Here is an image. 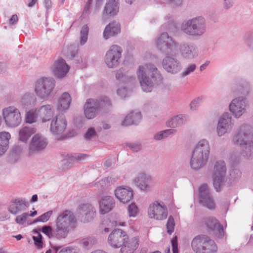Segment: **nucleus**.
I'll return each instance as SVG.
<instances>
[{
    "instance_id": "obj_1",
    "label": "nucleus",
    "mask_w": 253,
    "mask_h": 253,
    "mask_svg": "<svg viewBox=\"0 0 253 253\" xmlns=\"http://www.w3.org/2000/svg\"><path fill=\"white\" fill-rule=\"evenodd\" d=\"M157 48L166 53L162 61L163 68L168 73L176 74L182 69L181 62L175 57L178 52V43L167 33H163L154 41Z\"/></svg>"
},
{
    "instance_id": "obj_2",
    "label": "nucleus",
    "mask_w": 253,
    "mask_h": 253,
    "mask_svg": "<svg viewBox=\"0 0 253 253\" xmlns=\"http://www.w3.org/2000/svg\"><path fill=\"white\" fill-rule=\"evenodd\" d=\"M136 74L141 89L146 92L152 91L154 86L162 80V77L158 69L151 64L140 65Z\"/></svg>"
},
{
    "instance_id": "obj_3",
    "label": "nucleus",
    "mask_w": 253,
    "mask_h": 253,
    "mask_svg": "<svg viewBox=\"0 0 253 253\" xmlns=\"http://www.w3.org/2000/svg\"><path fill=\"white\" fill-rule=\"evenodd\" d=\"M253 136V129L249 125L244 124L237 129L232 139V142L239 145L243 150L242 155L246 158H249L253 153V141L250 142V139Z\"/></svg>"
},
{
    "instance_id": "obj_4",
    "label": "nucleus",
    "mask_w": 253,
    "mask_h": 253,
    "mask_svg": "<svg viewBox=\"0 0 253 253\" xmlns=\"http://www.w3.org/2000/svg\"><path fill=\"white\" fill-rule=\"evenodd\" d=\"M210 153L209 141L206 139L199 140L193 150L190 165L192 169H199L205 166Z\"/></svg>"
},
{
    "instance_id": "obj_5",
    "label": "nucleus",
    "mask_w": 253,
    "mask_h": 253,
    "mask_svg": "<svg viewBox=\"0 0 253 253\" xmlns=\"http://www.w3.org/2000/svg\"><path fill=\"white\" fill-rule=\"evenodd\" d=\"M180 29L186 35L193 37H202L207 31L206 20L200 16L184 20L181 24Z\"/></svg>"
},
{
    "instance_id": "obj_6",
    "label": "nucleus",
    "mask_w": 253,
    "mask_h": 253,
    "mask_svg": "<svg viewBox=\"0 0 253 253\" xmlns=\"http://www.w3.org/2000/svg\"><path fill=\"white\" fill-rule=\"evenodd\" d=\"M75 223V217L71 211L66 210L61 213L56 220L55 238L58 239L65 238Z\"/></svg>"
},
{
    "instance_id": "obj_7",
    "label": "nucleus",
    "mask_w": 253,
    "mask_h": 253,
    "mask_svg": "<svg viewBox=\"0 0 253 253\" xmlns=\"http://www.w3.org/2000/svg\"><path fill=\"white\" fill-rule=\"evenodd\" d=\"M55 86V82L53 79L41 78L35 83L34 92L39 98L46 100L51 95Z\"/></svg>"
},
{
    "instance_id": "obj_8",
    "label": "nucleus",
    "mask_w": 253,
    "mask_h": 253,
    "mask_svg": "<svg viewBox=\"0 0 253 253\" xmlns=\"http://www.w3.org/2000/svg\"><path fill=\"white\" fill-rule=\"evenodd\" d=\"M191 246L196 253H215L217 247L214 242L206 235H199L192 241Z\"/></svg>"
},
{
    "instance_id": "obj_9",
    "label": "nucleus",
    "mask_w": 253,
    "mask_h": 253,
    "mask_svg": "<svg viewBox=\"0 0 253 253\" xmlns=\"http://www.w3.org/2000/svg\"><path fill=\"white\" fill-rule=\"evenodd\" d=\"M2 115L5 125L9 127L15 128L22 122L21 114L15 106H11L3 108Z\"/></svg>"
},
{
    "instance_id": "obj_10",
    "label": "nucleus",
    "mask_w": 253,
    "mask_h": 253,
    "mask_svg": "<svg viewBox=\"0 0 253 253\" xmlns=\"http://www.w3.org/2000/svg\"><path fill=\"white\" fill-rule=\"evenodd\" d=\"M110 104V101L107 97H103L100 102L94 99H88L84 106V116L88 119H93L96 116L100 106H106Z\"/></svg>"
},
{
    "instance_id": "obj_11",
    "label": "nucleus",
    "mask_w": 253,
    "mask_h": 253,
    "mask_svg": "<svg viewBox=\"0 0 253 253\" xmlns=\"http://www.w3.org/2000/svg\"><path fill=\"white\" fill-rule=\"evenodd\" d=\"M76 214L82 222L88 223L93 220L95 217L96 210L90 203H81L76 210Z\"/></svg>"
},
{
    "instance_id": "obj_12",
    "label": "nucleus",
    "mask_w": 253,
    "mask_h": 253,
    "mask_svg": "<svg viewBox=\"0 0 253 253\" xmlns=\"http://www.w3.org/2000/svg\"><path fill=\"white\" fill-rule=\"evenodd\" d=\"M226 171L225 162L222 160L217 161L214 165L212 174L213 184L217 191L219 190L225 179Z\"/></svg>"
},
{
    "instance_id": "obj_13",
    "label": "nucleus",
    "mask_w": 253,
    "mask_h": 253,
    "mask_svg": "<svg viewBox=\"0 0 253 253\" xmlns=\"http://www.w3.org/2000/svg\"><path fill=\"white\" fill-rule=\"evenodd\" d=\"M168 213L167 208L162 202L155 201L149 206L148 215L151 218L157 220H163L167 218Z\"/></svg>"
},
{
    "instance_id": "obj_14",
    "label": "nucleus",
    "mask_w": 253,
    "mask_h": 253,
    "mask_svg": "<svg viewBox=\"0 0 253 253\" xmlns=\"http://www.w3.org/2000/svg\"><path fill=\"white\" fill-rule=\"evenodd\" d=\"M122 53V49L120 46L116 45L111 46L106 52L104 58L107 66L110 68L117 67L120 63Z\"/></svg>"
},
{
    "instance_id": "obj_15",
    "label": "nucleus",
    "mask_w": 253,
    "mask_h": 253,
    "mask_svg": "<svg viewBox=\"0 0 253 253\" xmlns=\"http://www.w3.org/2000/svg\"><path fill=\"white\" fill-rule=\"evenodd\" d=\"M232 118L228 112L224 113L219 118L216 127V133L218 136H222L230 132L234 126Z\"/></svg>"
},
{
    "instance_id": "obj_16",
    "label": "nucleus",
    "mask_w": 253,
    "mask_h": 253,
    "mask_svg": "<svg viewBox=\"0 0 253 253\" xmlns=\"http://www.w3.org/2000/svg\"><path fill=\"white\" fill-rule=\"evenodd\" d=\"M127 239L126 232L121 229H116L109 235L107 242L113 248L118 249L122 247L123 242Z\"/></svg>"
},
{
    "instance_id": "obj_17",
    "label": "nucleus",
    "mask_w": 253,
    "mask_h": 253,
    "mask_svg": "<svg viewBox=\"0 0 253 253\" xmlns=\"http://www.w3.org/2000/svg\"><path fill=\"white\" fill-rule=\"evenodd\" d=\"M229 110L235 118H239L246 113L247 104L242 97L233 99L229 105Z\"/></svg>"
},
{
    "instance_id": "obj_18",
    "label": "nucleus",
    "mask_w": 253,
    "mask_h": 253,
    "mask_svg": "<svg viewBox=\"0 0 253 253\" xmlns=\"http://www.w3.org/2000/svg\"><path fill=\"white\" fill-rule=\"evenodd\" d=\"M48 144L47 138L38 133L33 136L29 146V153L32 155L44 150Z\"/></svg>"
},
{
    "instance_id": "obj_19",
    "label": "nucleus",
    "mask_w": 253,
    "mask_h": 253,
    "mask_svg": "<svg viewBox=\"0 0 253 253\" xmlns=\"http://www.w3.org/2000/svg\"><path fill=\"white\" fill-rule=\"evenodd\" d=\"M67 127V121L64 116L58 115L51 122L50 131L54 135L62 134Z\"/></svg>"
},
{
    "instance_id": "obj_20",
    "label": "nucleus",
    "mask_w": 253,
    "mask_h": 253,
    "mask_svg": "<svg viewBox=\"0 0 253 253\" xmlns=\"http://www.w3.org/2000/svg\"><path fill=\"white\" fill-rule=\"evenodd\" d=\"M99 212L101 214H105L111 211L115 207V201L114 198L109 195H103L98 200Z\"/></svg>"
},
{
    "instance_id": "obj_21",
    "label": "nucleus",
    "mask_w": 253,
    "mask_h": 253,
    "mask_svg": "<svg viewBox=\"0 0 253 253\" xmlns=\"http://www.w3.org/2000/svg\"><path fill=\"white\" fill-rule=\"evenodd\" d=\"M116 198L123 204L130 201L133 197V191L131 188L121 186L118 187L114 191Z\"/></svg>"
},
{
    "instance_id": "obj_22",
    "label": "nucleus",
    "mask_w": 253,
    "mask_h": 253,
    "mask_svg": "<svg viewBox=\"0 0 253 253\" xmlns=\"http://www.w3.org/2000/svg\"><path fill=\"white\" fill-rule=\"evenodd\" d=\"M199 202L204 206L209 209L214 207V203L210 195V191L207 184H203L199 188Z\"/></svg>"
},
{
    "instance_id": "obj_23",
    "label": "nucleus",
    "mask_w": 253,
    "mask_h": 253,
    "mask_svg": "<svg viewBox=\"0 0 253 253\" xmlns=\"http://www.w3.org/2000/svg\"><path fill=\"white\" fill-rule=\"evenodd\" d=\"M70 69V66L62 58L58 59L52 66V71L54 76L58 78L64 77L68 73Z\"/></svg>"
},
{
    "instance_id": "obj_24",
    "label": "nucleus",
    "mask_w": 253,
    "mask_h": 253,
    "mask_svg": "<svg viewBox=\"0 0 253 253\" xmlns=\"http://www.w3.org/2000/svg\"><path fill=\"white\" fill-rule=\"evenodd\" d=\"M182 57L186 60H194L198 56V50L193 45L184 43L178 46Z\"/></svg>"
},
{
    "instance_id": "obj_25",
    "label": "nucleus",
    "mask_w": 253,
    "mask_h": 253,
    "mask_svg": "<svg viewBox=\"0 0 253 253\" xmlns=\"http://www.w3.org/2000/svg\"><path fill=\"white\" fill-rule=\"evenodd\" d=\"M139 245V238L138 237H134L125 240L121 248V253H133L138 248Z\"/></svg>"
},
{
    "instance_id": "obj_26",
    "label": "nucleus",
    "mask_w": 253,
    "mask_h": 253,
    "mask_svg": "<svg viewBox=\"0 0 253 253\" xmlns=\"http://www.w3.org/2000/svg\"><path fill=\"white\" fill-rule=\"evenodd\" d=\"M29 205L25 199L18 198L12 201L9 205L8 210L13 214H16L24 211Z\"/></svg>"
},
{
    "instance_id": "obj_27",
    "label": "nucleus",
    "mask_w": 253,
    "mask_h": 253,
    "mask_svg": "<svg viewBox=\"0 0 253 253\" xmlns=\"http://www.w3.org/2000/svg\"><path fill=\"white\" fill-rule=\"evenodd\" d=\"M40 118L42 122H46L51 119L54 115V108L52 104H45L37 108Z\"/></svg>"
},
{
    "instance_id": "obj_28",
    "label": "nucleus",
    "mask_w": 253,
    "mask_h": 253,
    "mask_svg": "<svg viewBox=\"0 0 253 253\" xmlns=\"http://www.w3.org/2000/svg\"><path fill=\"white\" fill-rule=\"evenodd\" d=\"M150 180L151 177L149 175L144 173H141L134 179L133 182L140 190L147 191L150 189L148 183Z\"/></svg>"
},
{
    "instance_id": "obj_29",
    "label": "nucleus",
    "mask_w": 253,
    "mask_h": 253,
    "mask_svg": "<svg viewBox=\"0 0 253 253\" xmlns=\"http://www.w3.org/2000/svg\"><path fill=\"white\" fill-rule=\"evenodd\" d=\"M205 224L208 228L214 231L218 238H222L224 236L223 229L215 218L212 217L208 218L205 221Z\"/></svg>"
},
{
    "instance_id": "obj_30",
    "label": "nucleus",
    "mask_w": 253,
    "mask_h": 253,
    "mask_svg": "<svg viewBox=\"0 0 253 253\" xmlns=\"http://www.w3.org/2000/svg\"><path fill=\"white\" fill-rule=\"evenodd\" d=\"M119 0H107L104 7L102 18L105 19V15L113 16L119 12Z\"/></svg>"
},
{
    "instance_id": "obj_31",
    "label": "nucleus",
    "mask_w": 253,
    "mask_h": 253,
    "mask_svg": "<svg viewBox=\"0 0 253 253\" xmlns=\"http://www.w3.org/2000/svg\"><path fill=\"white\" fill-rule=\"evenodd\" d=\"M36 102L32 93L27 92L21 98L18 102V107L21 109H27L34 106Z\"/></svg>"
},
{
    "instance_id": "obj_32",
    "label": "nucleus",
    "mask_w": 253,
    "mask_h": 253,
    "mask_svg": "<svg viewBox=\"0 0 253 253\" xmlns=\"http://www.w3.org/2000/svg\"><path fill=\"white\" fill-rule=\"evenodd\" d=\"M121 32V26L119 23L112 22L108 24L105 28L103 33V38L105 40L115 36Z\"/></svg>"
},
{
    "instance_id": "obj_33",
    "label": "nucleus",
    "mask_w": 253,
    "mask_h": 253,
    "mask_svg": "<svg viewBox=\"0 0 253 253\" xmlns=\"http://www.w3.org/2000/svg\"><path fill=\"white\" fill-rule=\"evenodd\" d=\"M70 95L67 92H64L58 98L56 103L57 109L61 112L68 110L71 102Z\"/></svg>"
},
{
    "instance_id": "obj_34",
    "label": "nucleus",
    "mask_w": 253,
    "mask_h": 253,
    "mask_svg": "<svg viewBox=\"0 0 253 253\" xmlns=\"http://www.w3.org/2000/svg\"><path fill=\"white\" fill-rule=\"evenodd\" d=\"M116 79L122 83L128 84L135 80V78L131 76L127 67H122L117 71Z\"/></svg>"
},
{
    "instance_id": "obj_35",
    "label": "nucleus",
    "mask_w": 253,
    "mask_h": 253,
    "mask_svg": "<svg viewBox=\"0 0 253 253\" xmlns=\"http://www.w3.org/2000/svg\"><path fill=\"white\" fill-rule=\"evenodd\" d=\"M37 214V211L33 209V211H30V213L25 212L17 215L15 219V221L19 225L25 226L27 225L33 223L29 219V217H35Z\"/></svg>"
},
{
    "instance_id": "obj_36",
    "label": "nucleus",
    "mask_w": 253,
    "mask_h": 253,
    "mask_svg": "<svg viewBox=\"0 0 253 253\" xmlns=\"http://www.w3.org/2000/svg\"><path fill=\"white\" fill-rule=\"evenodd\" d=\"M36 131V128L29 126H24L18 130V139L20 141L26 143L31 136Z\"/></svg>"
},
{
    "instance_id": "obj_37",
    "label": "nucleus",
    "mask_w": 253,
    "mask_h": 253,
    "mask_svg": "<svg viewBox=\"0 0 253 253\" xmlns=\"http://www.w3.org/2000/svg\"><path fill=\"white\" fill-rule=\"evenodd\" d=\"M141 119V114L140 112L135 111L129 113L121 123L123 126H127L137 124Z\"/></svg>"
},
{
    "instance_id": "obj_38",
    "label": "nucleus",
    "mask_w": 253,
    "mask_h": 253,
    "mask_svg": "<svg viewBox=\"0 0 253 253\" xmlns=\"http://www.w3.org/2000/svg\"><path fill=\"white\" fill-rule=\"evenodd\" d=\"M11 135L8 132H0V156L3 155L9 148Z\"/></svg>"
},
{
    "instance_id": "obj_39",
    "label": "nucleus",
    "mask_w": 253,
    "mask_h": 253,
    "mask_svg": "<svg viewBox=\"0 0 253 253\" xmlns=\"http://www.w3.org/2000/svg\"><path fill=\"white\" fill-rule=\"evenodd\" d=\"M186 120V116L180 114L171 118L167 122V126L170 127H176L183 124Z\"/></svg>"
},
{
    "instance_id": "obj_40",
    "label": "nucleus",
    "mask_w": 253,
    "mask_h": 253,
    "mask_svg": "<svg viewBox=\"0 0 253 253\" xmlns=\"http://www.w3.org/2000/svg\"><path fill=\"white\" fill-rule=\"evenodd\" d=\"M39 118L40 114L38 108L31 109L26 113L25 121L26 123L32 124L37 122Z\"/></svg>"
},
{
    "instance_id": "obj_41",
    "label": "nucleus",
    "mask_w": 253,
    "mask_h": 253,
    "mask_svg": "<svg viewBox=\"0 0 253 253\" xmlns=\"http://www.w3.org/2000/svg\"><path fill=\"white\" fill-rule=\"evenodd\" d=\"M23 150V147L21 145H17L14 146L10 153L11 160L14 162L17 161L22 154Z\"/></svg>"
},
{
    "instance_id": "obj_42",
    "label": "nucleus",
    "mask_w": 253,
    "mask_h": 253,
    "mask_svg": "<svg viewBox=\"0 0 253 253\" xmlns=\"http://www.w3.org/2000/svg\"><path fill=\"white\" fill-rule=\"evenodd\" d=\"M53 249L56 253H81L78 248L71 247H66L61 248L59 247H54Z\"/></svg>"
},
{
    "instance_id": "obj_43",
    "label": "nucleus",
    "mask_w": 253,
    "mask_h": 253,
    "mask_svg": "<svg viewBox=\"0 0 253 253\" xmlns=\"http://www.w3.org/2000/svg\"><path fill=\"white\" fill-rule=\"evenodd\" d=\"M127 211L129 217H136L139 214V210L134 203L128 206Z\"/></svg>"
},
{
    "instance_id": "obj_44",
    "label": "nucleus",
    "mask_w": 253,
    "mask_h": 253,
    "mask_svg": "<svg viewBox=\"0 0 253 253\" xmlns=\"http://www.w3.org/2000/svg\"><path fill=\"white\" fill-rule=\"evenodd\" d=\"M96 243V240L93 237L85 238L80 241L81 245L85 248H90Z\"/></svg>"
},
{
    "instance_id": "obj_45",
    "label": "nucleus",
    "mask_w": 253,
    "mask_h": 253,
    "mask_svg": "<svg viewBox=\"0 0 253 253\" xmlns=\"http://www.w3.org/2000/svg\"><path fill=\"white\" fill-rule=\"evenodd\" d=\"M206 97L201 95L194 98L190 103V108L192 110H196L199 107L200 104L204 101Z\"/></svg>"
},
{
    "instance_id": "obj_46",
    "label": "nucleus",
    "mask_w": 253,
    "mask_h": 253,
    "mask_svg": "<svg viewBox=\"0 0 253 253\" xmlns=\"http://www.w3.org/2000/svg\"><path fill=\"white\" fill-rule=\"evenodd\" d=\"M64 54L70 59L75 57L77 53V49L74 45H71L69 47H65L63 49Z\"/></svg>"
},
{
    "instance_id": "obj_47",
    "label": "nucleus",
    "mask_w": 253,
    "mask_h": 253,
    "mask_svg": "<svg viewBox=\"0 0 253 253\" xmlns=\"http://www.w3.org/2000/svg\"><path fill=\"white\" fill-rule=\"evenodd\" d=\"M89 28L87 25H84L81 30L80 44L83 45L87 40Z\"/></svg>"
},
{
    "instance_id": "obj_48",
    "label": "nucleus",
    "mask_w": 253,
    "mask_h": 253,
    "mask_svg": "<svg viewBox=\"0 0 253 253\" xmlns=\"http://www.w3.org/2000/svg\"><path fill=\"white\" fill-rule=\"evenodd\" d=\"M53 214V211H49L46 212H44V213L42 214L41 215L38 216L37 218H36L34 221L33 222V223H35L37 222H46L47 221L49 220L51 216H52Z\"/></svg>"
},
{
    "instance_id": "obj_49",
    "label": "nucleus",
    "mask_w": 253,
    "mask_h": 253,
    "mask_svg": "<svg viewBox=\"0 0 253 253\" xmlns=\"http://www.w3.org/2000/svg\"><path fill=\"white\" fill-rule=\"evenodd\" d=\"M87 156L84 154L76 153L68 156L69 160L72 163L77 162L84 160Z\"/></svg>"
},
{
    "instance_id": "obj_50",
    "label": "nucleus",
    "mask_w": 253,
    "mask_h": 253,
    "mask_svg": "<svg viewBox=\"0 0 253 253\" xmlns=\"http://www.w3.org/2000/svg\"><path fill=\"white\" fill-rule=\"evenodd\" d=\"M33 239L34 241V244L38 248H41L42 246V236L37 231H33Z\"/></svg>"
},
{
    "instance_id": "obj_51",
    "label": "nucleus",
    "mask_w": 253,
    "mask_h": 253,
    "mask_svg": "<svg viewBox=\"0 0 253 253\" xmlns=\"http://www.w3.org/2000/svg\"><path fill=\"white\" fill-rule=\"evenodd\" d=\"M196 68V64L194 63H191L189 64L187 66H186L183 71L181 73V75L183 77H186L190 75L191 73H193Z\"/></svg>"
},
{
    "instance_id": "obj_52",
    "label": "nucleus",
    "mask_w": 253,
    "mask_h": 253,
    "mask_svg": "<svg viewBox=\"0 0 253 253\" xmlns=\"http://www.w3.org/2000/svg\"><path fill=\"white\" fill-rule=\"evenodd\" d=\"M42 231L49 238H55L54 229H53L50 226H43L42 228Z\"/></svg>"
},
{
    "instance_id": "obj_53",
    "label": "nucleus",
    "mask_w": 253,
    "mask_h": 253,
    "mask_svg": "<svg viewBox=\"0 0 253 253\" xmlns=\"http://www.w3.org/2000/svg\"><path fill=\"white\" fill-rule=\"evenodd\" d=\"M174 219L172 217H169L168 222H167V232L169 234H171L174 230Z\"/></svg>"
},
{
    "instance_id": "obj_54",
    "label": "nucleus",
    "mask_w": 253,
    "mask_h": 253,
    "mask_svg": "<svg viewBox=\"0 0 253 253\" xmlns=\"http://www.w3.org/2000/svg\"><path fill=\"white\" fill-rule=\"evenodd\" d=\"M166 1L167 3L173 7L180 6L183 3V0H166Z\"/></svg>"
},
{
    "instance_id": "obj_55",
    "label": "nucleus",
    "mask_w": 253,
    "mask_h": 253,
    "mask_svg": "<svg viewBox=\"0 0 253 253\" xmlns=\"http://www.w3.org/2000/svg\"><path fill=\"white\" fill-rule=\"evenodd\" d=\"M172 253H178L177 237L175 236L171 240Z\"/></svg>"
},
{
    "instance_id": "obj_56",
    "label": "nucleus",
    "mask_w": 253,
    "mask_h": 253,
    "mask_svg": "<svg viewBox=\"0 0 253 253\" xmlns=\"http://www.w3.org/2000/svg\"><path fill=\"white\" fill-rule=\"evenodd\" d=\"M96 135V131L93 127H90L88 129L85 134L86 139H90Z\"/></svg>"
},
{
    "instance_id": "obj_57",
    "label": "nucleus",
    "mask_w": 253,
    "mask_h": 253,
    "mask_svg": "<svg viewBox=\"0 0 253 253\" xmlns=\"http://www.w3.org/2000/svg\"><path fill=\"white\" fill-rule=\"evenodd\" d=\"M99 183L102 187H105L109 186L113 182L111 177H107L100 180Z\"/></svg>"
},
{
    "instance_id": "obj_58",
    "label": "nucleus",
    "mask_w": 253,
    "mask_h": 253,
    "mask_svg": "<svg viewBox=\"0 0 253 253\" xmlns=\"http://www.w3.org/2000/svg\"><path fill=\"white\" fill-rule=\"evenodd\" d=\"M128 93L129 91L125 87L119 88L117 90V94L122 98L127 96Z\"/></svg>"
},
{
    "instance_id": "obj_59",
    "label": "nucleus",
    "mask_w": 253,
    "mask_h": 253,
    "mask_svg": "<svg viewBox=\"0 0 253 253\" xmlns=\"http://www.w3.org/2000/svg\"><path fill=\"white\" fill-rule=\"evenodd\" d=\"M163 134L165 138L174 134L176 132V130L174 129H168L163 130Z\"/></svg>"
},
{
    "instance_id": "obj_60",
    "label": "nucleus",
    "mask_w": 253,
    "mask_h": 253,
    "mask_svg": "<svg viewBox=\"0 0 253 253\" xmlns=\"http://www.w3.org/2000/svg\"><path fill=\"white\" fill-rule=\"evenodd\" d=\"M9 218V214L5 211L0 210V220L3 221Z\"/></svg>"
},
{
    "instance_id": "obj_61",
    "label": "nucleus",
    "mask_w": 253,
    "mask_h": 253,
    "mask_svg": "<svg viewBox=\"0 0 253 253\" xmlns=\"http://www.w3.org/2000/svg\"><path fill=\"white\" fill-rule=\"evenodd\" d=\"M18 21V17L17 15L14 14L13 15L10 19H9V24L10 25H14L16 24Z\"/></svg>"
},
{
    "instance_id": "obj_62",
    "label": "nucleus",
    "mask_w": 253,
    "mask_h": 253,
    "mask_svg": "<svg viewBox=\"0 0 253 253\" xmlns=\"http://www.w3.org/2000/svg\"><path fill=\"white\" fill-rule=\"evenodd\" d=\"M165 138V137L164 136V134H163V131H160V132H158L157 133H156L154 135L155 139L158 140H161V139H164Z\"/></svg>"
},
{
    "instance_id": "obj_63",
    "label": "nucleus",
    "mask_w": 253,
    "mask_h": 253,
    "mask_svg": "<svg viewBox=\"0 0 253 253\" xmlns=\"http://www.w3.org/2000/svg\"><path fill=\"white\" fill-rule=\"evenodd\" d=\"M233 2L232 0H224L223 5L225 8L228 9L233 5Z\"/></svg>"
},
{
    "instance_id": "obj_64",
    "label": "nucleus",
    "mask_w": 253,
    "mask_h": 253,
    "mask_svg": "<svg viewBox=\"0 0 253 253\" xmlns=\"http://www.w3.org/2000/svg\"><path fill=\"white\" fill-rule=\"evenodd\" d=\"M38 2V0H28L27 1V6L29 7H33Z\"/></svg>"
}]
</instances>
